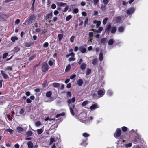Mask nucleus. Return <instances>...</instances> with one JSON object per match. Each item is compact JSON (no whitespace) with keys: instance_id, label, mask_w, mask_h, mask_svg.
Instances as JSON below:
<instances>
[{"instance_id":"f257e3e1","label":"nucleus","mask_w":148,"mask_h":148,"mask_svg":"<svg viewBox=\"0 0 148 148\" xmlns=\"http://www.w3.org/2000/svg\"><path fill=\"white\" fill-rule=\"evenodd\" d=\"M112 34H115L116 30V27L114 26L111 27V24H109L106 26L105 32L106 33L110 31Z\"/></svg>"},{"instance_id":"f03ea898","label":"nucleus","mask_w":148,"mask_h":148,"mask_svg":"<svg viewBox=\"0 0 148 148\" xmlns=\"http://www.w3.org/2000/svg\"><path fill=\"white\" fill-rule=\"evenodd\" d=\"M37 16L34 14H32L27 19V21L30 24L31 23L34 22H37L38 19L36 18Z\"/></svg>"},{"instance_id":"7ed1b4c3","label":"nucleus","mask_w":148,"mask_h":148,"mask_svg":"<svg viewBox=\"0 0 148 148\" xmlns=\"http://www.w3.org/2000/svg\"><path fill=\"white\" fill-rule=\"evenodd\" d=\"M75 98L74 97H73L71 99H69L67 101V103L68 105V106H69V108L70 110V111L71 113V114L72 115H74V113L73 111V109L72 108L70 107V106L71 104V102L73 103H74L75 102Z\"/></svg>"},{"instance_id":"20e7f679","label":"nucleus","mask_w":148,"mask_h":148,"mask_svg":"<svg viewBox=\"0 0 148 148\" xmlns=\"http://www.w3.org/2000/svg\"><path fill=\"white\" fill-rule=\"evenodd\" d=\"M49 66L48 64L45 62H44L42 66L41 69L42 71L45 72L48 70Z\"/></svg>"},{"instance_id":"39448f33","label":"nucleus","mask_w":148,"mask_h":148,"mask_svg":"<svg viewBox=\"0 0 148 148\" xmlns=\"http://www.w3.org/2000/svg\"><path fill=\"white\" fill-rule=\"evenodd\" d=\"M4 70L5 71H8V73L10 76L12 75V73L13 69L12 66H7L5 68Z\"/></svg>"},{"instance_id":"423d86ee","label":"nucleus","mask_w":148,"mask_h":148,"mask_svg":"<svg viewBox=\"0 0 148 148\" xmlns=\"http://www.w3.org/2000/svg\"><path fill=\"white\" fill-rule=\"evenodd\" d=\"M135 11V8L134 7L130 8L128 9L126 13L128 15H130L133 14Z\"/></svg>"},{"instance_id":"0eeeda50","label":"nucleus","mask_w":148,"mask_h":148,"mask_svg":"<svg viewBox=\"0 0 148 148\" xmlns=\"http://www.w3.org/2000/svg\"><path fill=\"white\" fill-rule=\"evenodd\" d=\"M121 131L120 129L117 128L114 134V136L116 138L119 137L121 134Z\"/></svg>"},{"instance_id":"6e6552de","label":"nucleus","mask_w":148,"mask_h":148,"mask_svg":"<svg viewBox=\"0 0 148 148\" xmlns=\"http://www.w3.org/2000/svg\"><path fill=\"white\" fill-rule=\"evenodd\" d=\"M0 72L1 75L3 76L4 79H6L9 78L8 75L5 73V71L3 70H1L0 71Z\"/></svg>"},{"instance_id":"1a4fd4ad","label":"nucleus","mask_w":148,"mask_h":148,"mask_svg":"<svg viewBox=\"0 0 148 148\" xmlns=\"http://www.w3.org/2000/svg\"><path fill=\"white\" fill-rule=\"evenodd\" d=\"M100 90L97 92V94L99 96V97H101L104 95L105 92L104 91V90Z\"/></svg>"},{"instance_id":"9d476101","label":"nucleus","mask_w":148,"mask_h":148,"mask_svg":"<svg viewBox=\"0 0 148 148\" xmlns=\"http://www.w3.org/2000/svg\"><path fill=\"white\" fill-rule=\"evenodd\" d=\"M93 24H96L97 28L99 26H100L101 23V22L100 21H97L96 20H94L93 21Z\"/></svg>"},{"instance_id":"9b49d317","label":"nucleus","mask_w":148,"mask_h":148,"mask_svg":"<svg viewBox=\"0 0 148 148\" xmlns=\"http://www.w3.org/2000/svg\"><path fill=\"white\" fill-rule=\"evenodd\" d=\"M79 50L82 53H85L86 49L85 47L83 46H81L79 47Z\"/></svg>"},{"instance_id":"f8f14e48","label":"nucleus","mask_w":148,"mask_h":148,"mask_svg":"<svg viewBox=\"0 0 148 148\" xmlns=\"http://www.w3.org/2000/svg\"><path fill=\"white\" fill-rule=\"evenodd\" d=\"M72 54L71 57L69 58L68 59V60L70 62L74 61L75 60L74 53L73 52H72Z\"/></svg>"},{"instance_id":"ddd939ff","label":"nucleus","mask_w":148,"mask_h":148,"mask_svg":"<svg viewBox=\"0 0 148 148\" xmlns=\"http://www.w3.org/2000/svg\"><path fill=\"white\" fill-rule=\"evenodd\" d=\"M20 49V48L19 46H17L13 49V50L12 51H14V52L17 53L18 52Z\"/></svg>"},{"instance_id":"4468645a","label":"nucleus","mask_w":148,"mask_h":148,"mask_svg":"<svg viewBox=\"0 0 148 148\" xmlns=\"http://www.w3.org/2000/svg\"><path fill=\"white\" fill-rule=\"evenodd\" d=\"M99 0H93V1H92V2L94 5L97 6L99 5Z\"/></svg>"},{"instance_id":"2eb2a0df","label":"nucleus","mask_w":148,"mask_h":148,"mask_svg":"<svg viewBox=\"0 0 148 148\" xmlns=\"http://www.w3.org/2000/svg\"><path fill=\"white\" fill-rule=\"evenodd\" d=\"M98 108L97 104L95 103L92 105L90 107V109L92 110H94Z\"/></svg>"},{"instance_id":"dca6fc26","label":"nucleus","mask_w":148,"mask_h":148,"mask_svg":"<svg viewBox=\"0 0 148 148\" xmlns=\"http://www.w3.org/2000/svg\"><path fill=\"white\" fill-rule=\"evenodd\" d=\"M139 138L137 137H136L133 140V143L134 144H136L139 141Z\"/></svg>"},{"instance_id":"f3484780","label":"nucleus","mask_w":148,"mask_h":148,"mask_svg":"<svg viewBox=\"0 0 148 148\" xmlns=\"http://www.w3.org/2000/svg\"><path fill=\"white\" fill-rule=\"evenodd\" d=\"M97 7L101 9L102 11H104L106 9V6L105 5L102 4L100 6L99 5Z\"/></svg>"},{"instance_id":"a211bd4d","label":"nucleus","mask_w":148,"mask_h":148,"mask_svg":"<svg viewBox=\"0 0 148 148\" xmlns=\"http://www.w3.org/2000/svg\"><path fill=\"white\" fill-rule=\"evenodd\" d=\"M83 83V81L81 79H78L77 82V84L78 86H81L82 85Z\"/></svg>"},{"instance_id":"6ab92c4d","label":"nucleus","mask_w":148,"mask_h":148,"mask_svg":"<svg viewBox=\"0 0 148 148\" xmlns=\"http://www.w3.org/2000/svg\"><path fill=\"white\" fill-rule=\"evenodd\" d=\"M33 44L32 42H26L24 44V46L27 47H31Z\"/></svg>"},{"instance_id":"aec40b11","label":"nucleus","mask_w":148,"mask_h":148,"mask_svg":"<svg viewBox=\"0 0 148 148\" xmlns=\"http://www.w3.org/2000/svg\"><path fill=\"white\" fill-rule=\"evenodd\" d=\"M57 5L60 6H64L66 5V4L62 2H58L56 3Z\"/></svg>"},{"instance_id":"412c9836","label":"nucleus","mask_w":148,"mask_h":148,"mask_svg":"<svg viewBox=\"0 0 148 148\" xmlns=\"http://www.w3.org/2000/svg\"><path fill=\"white\" fill-rule=\"evenodd\" d=\"M113 94V92L112 90H108L107 92V95L110 97L112 96Z\"/></svg>"},{"instance_id":"4be33fe9","label":"nucleus","mask_w":148,"mask_h":148,"mask_svg":"<svg viewBox=\"0 0 148 148\" xmlns=\"http://www.w3.org/2000/svg\"><path fill=\"white\" fill-rule=\"evenodd\" d=\"M103 53L102 52H101L99 56V59L100 61H101L103 60Z\"/></svg>"},{"instance_id":"5701e85b","label":"nucleus","mask_w":148,"mask_h":148,"mask_svg":"<svg viewBox=\"0 0 148 148\" xmlns=\"http://www.w3.org/2000/svg\"><path fill=\"white\" fill-rule=\"evenodd\" d=\"M18 40V38L16 36H13L11 37V40L13 42H14Z\"/></svg>"},{"instance_id":"b1692460","label":"nucleus","mask_w":148,"mask_h":148,"mask_svg":"<svg viewBox=\"0 0 148 148\" xmlns=\"http://www.w3.org/2000/svg\"><path fill=\"white\" fill-rule=\"evenodd\" d=\"M17 132L20 133H21L23 130V128L20 127H18L16 128Z\"/></svg>"},{"instance_id":"393cba45","label":"nucleus","mask_w":148,"mask_h":148,"mask_svg":"<svg viewBox=\"0 0 148 148\" xmlns=\"http://www.w3.org/2000/svg\"><path fill=\"white\" fill-rule=\"evenodd\" d=\"M86 66V65L84 63L82 64L80 66V68L82 70H84Z\"/></svg>"},{"instance_id":"a878e982","label":"nucleus","mask_w":148,"mask_h":148,"mask_svg":"<svg viewBox=\"0 0 148 148\" xmlns=\"http://www.w3.org/2000/svg\"><path fill=\"white\" fill-rule=\"evenodd\" d=\"M52 17V13H51L50 14H47L46 16V18L48 20L51 19Z\"/></svg>"},{"instance_id":"bb28decb","label":"nucleus","mask_w":148,"mask_h":148,"mask_svg":"<svg viewBox=\"0 0 148 148\" xmlns=\"http://www.w3.org/2000/svg\"><path fill=\"white\" fill-rule=\"evenodd\" d=\"M27 145L29 148H32L33 146V144L31 141L27 143Z\"/></svg>"},{"instance_id":"cd10ccee","label":"nucleus","mask_w":148,"mask_h":148,"mask_svg":"<svg viewBox=\"0 0 148 148\" xmlns=\"http://www.w3.org/2000/svg\"><path fill=\"white\" fill-rule=\"evenodd\" d=\"M5 131L9 132L10 134H12L14 132V131L10 128L8 129H6Z\"/></svg>"},{"instance_id":"c85d7f7f","label":"nucleus","mask_w":148,"mask_h":148,"mask_svg":"<svg viewBox=\"0 0 148 148\" xmlns=\"http://www.w3.org/2000/svg\"><path fill=\"white\" fill-rule=\"evenodd\" d=\"M124 29V27L121 26L119 27L118 30L119 32H122L123 31Z\"/></svg>"},{"instance_id":"c756f323","label":"nucleus","mask_w":148,"mask_h":148,"mask_svg":"<svg viewBox=\"0 0 148 148\" xmlns=\"http://www.w3.org/2000/svg\"><path fill=\"white\" fill-rule=\"evenodd\" d=\"M51 92L50 91H49L46 93V96L47 97H51Z\"/></svg>"},{"instance_id":"7c9ffc66","label":"nucleus","mask_w":148,"mask_h":148,"mask_svg":"<svg viewBox=\"0 0 148 148\" xmlns=\"http://www.w3.org/2000/svg\"><path fill=\"white\" fill-rule=\"evenodd\" d=\"M63 37V34H59L58 35V37L59 41H61Z\"/></svg>"},{"instance_id":"2f4dec72","label":"nucleus","mask_w":148,"mask_h":148,"mask_svg":"<svg viewBox=\"0 0 148 148\" xmlns=\"http://www.w3.org/2000/svg\"><path fill=\"white\" fill-rule=\"evenodd\" d=\"M114 40L113 39H110L108 41V43L109 45H112L114 43Z\"/></svg>"},{"instance_id":"473e14b6","label":"nucleus","mask_w":148,"mask_h":148,"mask_svg":"<svg viewBox=\"0 0 148 148\" xmlns=\"http://www.w3.org/2000/svg\"><path fill=\"white\" fill-rule=\"evenodd\" d=\"M56 140H55L54 138H50V145L52 144L53 143L55 142Z\"/></svg>"},{"instance_id":"72a5a7b5","label":"nucleus","mask_w":148,"mask_h":148,"mask_svg":"<svg viewBox=\"0 0 148 148\" xmlns=\"http://www.w3.org/2000/svg\"><path fill=\"white\" fill-rule=\"evenodd\" d=\"M90 135L86 133H84L82 134V136L84 138H87Z\"/></svg>"},{"instance_id":"f704fd0d","label":"nucleus","mask_w":148,"mask_h":148,"mask_svg":"<svg viewBox=\"0 0 148 148\" xmlns=\"http://www.w3.org/2000/svg\"><path fill=\"white\" fill-rule=\"evenodd\" d=\"M98 61L97 59H95L92 61V64L94 65H96L97 64Z\"/></svg>"},{"instance_id":"c9c22d12","label":"nucleus","mask_w":148,"mask_h":148,"mask_svg":"<svg viewBox=\"0 0 148 148\" xmlns=\"http://www.w3.org/2000/svg\"><path fill=\"white\" fill-rule=\"evenodd\" d=\"M65 115V113L64 112L62 113L61 114H57L56 116V117L57 118L61 116H63Z\"/></svg>"},{"instance_id":"e433bc0d","label":"nucleus","mask_w":148,"mask_h":148,"mask_svg":"<svg viewBox=\"0 0 148 148\" xmlns=\"http://www.w3.org/2000/svg\"><path fill=\"white\" fill-rule=\"evenodd\" d=\"M71 68V66L70 64H69L66 67L65 69L66 71H68Z\"/></svg>"},{"instance_id":"4c0bfd02","label":"nucleus","mask_w":148,"mask_h":148,"mask_svg":"<svg viewBox=\"0 0 148 148\" xmlns=\"http://www.w3.org/2000/svg\"><path fill=\"white\" fill-rule=\"evenodd\" d=\"M103 30V28L102 27H99L98 30L97 31V33H100Z\"/></svg>"},{"instance_id":"58836bf2","label":"nucleus","mask_w":148,"mask_h":148,"mask_svg":"<svg viewBox=\"0 0 148 148\" xmlns=\"http://www.w3.org/2000/svg\"><path fill=\"white\" fill-rule=\"evenodd\" d=\"M72 16L71 15H69L67 16L66 18V20L67 21H68L71 19L72 18Z\"/></svg>"},{"instance_id":"ea45409f","label":"nucleus","mask_w":148,"mask_h":148,"mask_svg":"<svg viewBox=\"0 0 148 148\" xmlns=\"http://www.w3.org/2000/svg\"><path fill=\"white\" fill-rule=\"evenodd\" d=\"M36 57V56L35 55H32L29 58V61L32 60L34 59Z\"/></svg>"},{"instance_id":"a19ab883","label":"nucleus","mask_w":148,"mask_h":148,"mask_svg":"<svg viewBox=\"0 0 148 148\" xmlns=\"http://www.w3.org/2000/svg\"><path fill=\"white\" fill-rule=\"evenodd\" d=\"M35 125L36 126H39L41 125V123L40 121H38L35 123Z\"/></svg>"},{"instance_id":"79ce46f5","label":"nucleus","mask_w":148,"mask_h":148,"mask_svg":"<svg viewBox=\"0 0 148 148\" xmlns=\"http://www.w3.org/2000/svg\"><path fill=\"white\" fill-rule=\"evenodd\" d=\"M60 86L59 84L57 83H54L53 84V86L57 87H58Z\"/></svg>"},{"instance_id":"37998d69","label":"nucleus","mask_w":148,"mask_h":148,"mask_svg":"<svg viewBox=\"0 0 148 148\" xmlns=\"http://www.w3.org/2000/svg\"><path fill=\"white\" fill-rule=\"evenodd\" d=\"M88 103V101H84L82 104V105L83 106H84L87 105Z\"/></svg>"},{"instance_id":"c03bdc74","label":"nucleus","mask_w":148,"mask_h":148,"mask_svg":"<svg viewBox=\"0 0 148 148\" xmlns=\"http://www.w3.org/2000/svg\"><path fill=\"white\" fill-rule=\"evenodd\" d=\"M108 20V18H106L103 20L102 23L103 25H105L106 24Z\"/></svg>"},{"instance_id":"a18cd8bd","label":"nucleus","mask_w":148,"mask_h":148,"mask_svg":"<svg viewBox=\"0 0 148 148\" xmlns=\"http://www.w3.org/2000/svg\"><path fill=\"white\" fill-rule=\"evenodd\" d=\"M121 20V18L120 17H117L115 18V21L117 23L120 22Z\"/></svg>"},{"instance_id":"49530a36","label":"nucleus","mask_w":148,"mask_h":148,"mask_svg":"<svg viewBox=\"0 0 148 148\" xmlns=\"http://www.w3.org/2000/svg\"><path fill=\"white\" fill-rule=\"evenodd\" d=\"M106 38H103L101 40V43L104 44L106 42Z\"/></svg>"},{"instance_id":"de8ad7c7","label":"nucleus","mask_w":148,"mask_h":148,"mask_svg":"<svg viewBox=\"0 0 148 148\" xmlns=\"http://www.w3.org/2000/svg\"><path fill=\"white\" fill-rule=\"evenodd\" d=\"M43 132V130L41 129H39L37 130V133L38 134H41Z\"/></svg>"},{"instance_id":"09e8293b","label":"nucleus","mask_w":148,"mask_h":148,"mask_svg":"<svg viewBox=\"0 0 148 148\" xmlns=\"http://www.w3.org/2000/svg\"><path fill=\"white\" fill-rule=\"evenodd\" d=\"M127 128L125 126H123L122 127V130L124 132H125L127 131Z\"/></svg>"},{"instance_id":"8fccbe9b","label":"nucleus","mask_w":148,"mask_h":148,"mask_svg":"<svg viewBox=\"0 0 148 148\" xmlns=\"http://www.w3.org/2000/svg\"><path fill=\"white\" fill-rule=\"evenodd\" d=\"M54 62L51 60H49L48 62V64L50 66H52Z\"/></svg>"},{"instance_id":"3c124183","label":"nucleus","mask_w":148,"mask_h":148,"mask_svg":"<svg viewBox=\"0 0 148 148\" xmlns=\"http://www.w3.org/2000/svg\"><path fill=\"white\" fill-rule=\"evenodd\" d=\"M78 12V9L76 8L74 9L73 10V13L74 14H77Z\"/></svg>"},{"instance_id":"603ef678","label":"nucleus","mask_w":148,"mask_h":148,"mask_svg":"<svg viewBox=\"0 0 148 148\" xmlns=\"http://www.w3.org/2000/svg\"><path fill=\"white\" fill-rule=\"evenodd\" d=\"M75 38V36H72L70 38V42L72 43L73 42Z\"/></svg>"},{"instance_id":"864d4df0","label":"nucleus","mask_w":148,"mask_h":148,"mask_svg":"<svg viewBox=\"0 0 148 148\" xmlns=\"http://www.w3.org/2000/svg\"><path fill=\"white\" fill-rule=\"evenodd\" d=\"M93 33L92 32H90L89 33V36L90 37L92 38L93 37Z\"/></svg>"},{"instance_id":"5fc2aeb1","label":"nucleus","mask_w":148,"mask_h":148,"mask_svg":"<svg viewBox=\"0 0 148 148\" xmlns=\"http://www.w3.org/2000/svg\"><path fill=\"white\" fill-rule=\"evenodd\" d=\"M8 54V53L6 52L4 53L3 55V59L5 58L7 56Z\"/></svg>"},{"instance_id":"6e6d98bb","label":"nucleus","mask_w":148,"mask_h":148,"mask_svg":"<svg viewBox=\"0 0 148 148\" xmlns=\"http://www.w3.org/2000/svg\"><path fill=\"white\" fill-rule=\"evenodd\" d=\"M27 134L28 136H30L32 135V132L31 131H29L27 132Z\"/></svg>"},{"instance_id":"4d7b16f0","label":"nucleus","mask_w":148,"mask_h":148,"mask_svg":"<svg viewBox=\"0 0 148 148\" xmlns=\"http://www.w3.org/2000/svg\"><path fill=\"white\" fill-rule=\"evenodd\" d=\"M91 73V69H88L86 71V74L87 75H89Z\"/></svg>"},{"instance_id":"13d9d810","label":"nucleus","mask_w":148,"mask_h":148,"mask_svg":"<svg viewBox=\"0 0 148 148\" xmlns=\"http://www.w3.org/2000/svg\"><path fill=\"white\" fill-rule=\"evenodd\" d=\"M109 0H103V2L105 5L107 4L109 2Z\"/></svg>"},{"instance_id":"bf43d9fd","label":"nucleus","mask_w":148,"mask_h":148,"mask_svg":"<svg viewBox=\"0 0 148 148\" xmlns=\"http://www.w3.org/2000/svg\"><path fill=\"white\" fill-rule=\"evenodd\" d=\"M55 120L54 119H51L49 117H48L45 119V121H47V120H49L50 121H51V120Z\"/></svg>"},{"instance_id":"052dcab7","label":"nucleus","mask_w":148,"mask_h":148,"mask_svg":"<svg viewBox=\"0 0 148 148\" xmlns=\"http://www.w3.org/2000/svg\"><path fill=\"white\" fill-rule=\"evenodd\" d=\"M24 112V110L22 108L19 111V113L20 114H23Z\"/></svg>"},{"instance_id":"680f3d73","label":"nucleus","mask_w":148,"mask_h":148,"mask_svg":"<svg viewBox=\"0 0 148 148\" xmlns=\"http://www.w3.org/2000/svg\"><path fill=\"white\" fill-rule=\"evenodd\" d=\"M49 45V44L48 42H46L45 43L43 44V47H47Z\"/></svg>"},{"instance_id":"e2e57ef3","label":"nucleus","mask_w":148,"mask_h":148,"mask_svg":"<svg viewBox=\"0 0 148 148\" xmlns=\"http://www.w3.org/2000/svg\"><path fill=\"white\" fill-rule=\"evenodd\" d=\"M132 145V144L131 143H129L128 144H127L126 145V146L127 147H131Z\"/></svg>"},{"instance_id":"0e129e2a","label":"nucleus","mask_w":148,"mask_h":148,"mask_svg":"<svg viewBox=\"0 0 148 148\" xmlns=\"http://www.w3.org/2000/svg\"><path fill=\"white\" fill-rule=\"evenodd\" d=\"M51 8L53 9H55L56 8V5L54 4H53L51 5Z\"/></svg>"},{"instance_id":"69168bd1","label":"nucleus","mask_w":148,"mask_h":148,"mask_svg":"<svg viewBox=\"0 0 148 148\" xmlns=\"http://www.w3.org/2000/svg\"><path fill=\"white\" fill-rule=\"evenodd\" d=\"M88 18H87L86 19L85 21H84V26H86L87 24L88 23Z\"/></svg>"},{"instance_id":"338daca9","label":"nucleus","mask_w":148,"mask_h":148,"mask_svg":"<svg viewBox=\"0 0 148 148\" xmlns=\"http://www.w3.org/2000/svg\"><path fill=\"white\" fill-rule=\"evenodd\" d=\"M20 22V20L19 19H17L16 20L15 22V24H18Z\"/></svg>"},{"instance_id":"774afa93","label":"nucleus","mask_w":148,"mask_h":148,"mask_svg":"<svg viewBox=\"0 0 148 148\" xmlns=\"http://www.w3.org/2000/svg\"><path fill=\"white\" fill-rule=\"evenodd\" d=\"M76 75L75 74L73 75L70 77V78L71 79H73L76 77Z\"/></svg>"}]
</instances>
